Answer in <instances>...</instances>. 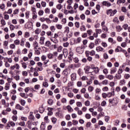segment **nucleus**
Returning a JSON list of instances; mask_svg holds the SVG:
<instances>
[{
	"label": "nucleus",
	"instance_id": "obj_1",
	"mask_svg": "<svg viewBox=\"0 0 130 130\" xmlns=\"http://www.w3.org/2000/svg\"><path fill=\"white\" fill-rule=\"evenodd\" d=\"M107 15H110V16H113L116 13H117V10L116 9H114L112 10V9L107 10L106 11Z\"/></svg>",
	"mask_w": 130,
	"mask_h": 130
},
{
	"label": "nucleus",
	"instance_id": "obj_2",
	"mask_svg": "<svg viewBox=\"0 0 130 130\" xmlns=\"http://www.w3.org/2000/svg\"><path fill=\"white\" fill-rule=\"evenodd\" d=\"M57 52H54L52 53H49V54H47V57L49 59H52L53 58L54 56H57Z\"/></svg>",
	"mask_w": 130,
	"mask_h": 130
},
{
	"label": "nucleus",
	"instance_id": "obj_3",
	"mask_svg": "<svg viewBox=\"0 0 130 130\" xmlns=\"http://www.w3.org/2000/svg\"><path fill=\"white\" fill-rule=\"evenodd\" d=\"M15 69L16 70H20V65L18 63H16L10 67V70L12 71H14Z\"/></svg>",
	"mask_w": 130,
	"mask_h": 130
},
{
	"label": "nucleus",
	"instance_id": "obj_4",
	"mask_svg": "<svg viewBox=\"0 0 130 130\" xmlns=\"http://www.w3.org/2000/svg\"><path fill=\"white\" fill-rule=\"evenodd\" d=\"M28 119H29L30 120H32L33 121H34V120L35 119V117H34V115H33V112H30L29 113V115L28 116Z\"/></svg>",
	"mask_w": 130,
	"mask_h": 130
},
{
	"label": "nucleus",
	"instance_id": "obj_5",
	"mask_svg": "<svg viewBox=\"0 0 130 130\" xmlns=\"http://www.w3.org/2000/svg\"><path fill=\"white\" fill-rule=\"evenodd\" d=\"M45 40V37H41L40 38L39 44L41 45H44Z\"/></svg>",
	"mask_w": 130,
	"mask_h": 130
},
{
	"label": "nucleus",
	"instance_id": "obj_6",
	"mask_svg": "<svg viewBox=\"0 0 130 130\" xmlns=\"http://www.w3.org/2000/svg\"><path fill=\"white\" fill-rule=\"evenodd\" d=\"M103 5L105 6V7H111V4L107 1H104L103 2Z\"/></svg>",
	"mask_w": 130,
	"mask_h": 130
},
{
	"label": "nucleus",
	"instance_id": "obj_7",
	"mask_svg": "<svg viewBox=\"0 0 130 130\" xmlns=\"http://www.w3.org/2000/svg\"><path fill=\"white\" fill-rule=\"evenodd\" d=\"M72 81H76L77 80V74L76 73H73L71 75Z\"/></svg>",
	"mask_w": 130,
	"mask_h": 130
},
{
	"label": "nucleus",
	"instance_id": "obj_8",
	"mask_svg": "<svg viewBox=\"0 0 130 130\" xmlns=\"http://www.w3.org/2000/svg\"><path fill=\"white\" fill-rule=\"evenodd\" d=\"M25 40H26L24 38H22L21 39L19 43L20 46H22V47H24V46H25Z\"/></svg>",
	"mask_w": 130,
	"mask_h": 130
},
{
	"label": "nucleus",
	"instance_id": "obj_9",
	"mask_svg": "<svg viewBox=\"0 0 130 130\" xmlns=\"http://www.w3.org/2000/svg\"><path fill=\"white\" fill-rule=\"evenodd\" d=\"M26 124L27 125V127L28 128H29L30 129H31L32 127H33L32 125V122L30 120H28L27 123H26Z\"/></svg>",
	"mask_w": 130,
	"mask_h": 130
},
{
	"label": "nucleus",
	"instance_id": "obj_10",
	"mask_svg": "<svg viewBox=\"0 0 130 130\" xmlns=\"http://www.w3.org/2000/svg\"><path fill=\"white\" fill-rule=\"evenodd\" d=\"M96 50L98 52H100V51L104 52L105 51L104 49H103V48H102L101 46L97 47L96 48Z\"/></svg>",
	"mask_w": 130,
	"mask_h": 130
},
{
	"label": "nucleus",
	"instance_id": "obj_11",
	"mask_svg": "<svg viewBox=\"0 0 130 130\" xmlns=\"http://www.w3.org/2000/svg\"><path fill=\"white\" fill-rule=\"evenodd\" d=\"M40 20L41 21V22H45V21H46L47 23H48V21H50V19H49V18H44V17H42L40 19Z\"/></svg>",
	"mask_w": 130,
	"mask_h": 130
},
{
	"label": "nucleus",
	"instance_id": "obj_12",
	"mask_svg": "<svg viewBox=\"0 0 130 130\" xmlns=\"http://www.w3.org/2000/svg\"><path fill=\"white\" fill-rule=\"evenodd\" d=\"M91 69L93 70V72H94L95 74H98V73H99L100 69L98 67H91Z\"/></svg>",
	"mask_w": 130,
	"mask_h": 130
},
{
	"label": "nucleus",
	"instance_id": "obj_13",
	"mask_svg": "<svg viewBox=\"0 0 130 130\" xmlns=\"http://www.w3.org/2000/svg\"><path fill=\"white\" fill-rule=\"evenodd\" d=\"M62 52L64 57H67L68 56V54H69L68 52V50L67 49H63Z\"/></svg>",
	"mask_w": 130,
	"mask_h": 130
},
{
	"label": "nucleus",
	"instance_id": "obj_14",
	"mask_svg": "<svg viewBox=\"0 0 130 130\" xmlns=\"http://www.w3.org/2000/svg\"><path fill=\"white\" fill-rule=\"evenodd\" d=\"M8 44H9V41H5L3 42V46H4L5 49H7V48H8Z\"/></svg>",
	"mask_w": 130,
	"mask_h": 130
},
{
	"label": "nucleus",
	"instance_id": "obj_15",
	"mask_svg": "<svg viewBox=\"0 0 130 130\" xmlns=\"http://www.w3.org/2000/svg\"><path fill=\"white\" fill-rule=\"evenodd\" d=\"M101 93V89L97 88L95 89V95H99Z\"/></svg>",
	"mask_w": 130,
	"mask_h": 130
},
{
	"label": "nucleus",
	"instance_id": "obj_16",
	"mask_svg": "<svg viewBox=\"0 0 130 130\" xmlns=\"http://www.w3.org/2000/svg\"><path fill=\"white\" fill-rule=\"evenodd\" d=\"M117 71V69H116V68H111V72H110L111 75H113V74H115Z\"/></svg>",
	"mask_w": 130,
	"mask_h": 130
},
{
	"label": "nucleus",
	"instance_id": "obj_17",
	"mask_svg": "<svg viewBox=\"0 0 130 130\" xmlns=\"http://www.w3.org/2000/svg\"><path fill=\"white\" fill-rule=\"evenodd\" d=\"M33 46L34 47V49H37V48L39 47L38 42L35 41L33 43Z\"/></svg>",
	"mask_w": 130,
	"mask_h": 130
},
{
	"label": "nucleus",
	"instance_id": "obj_18",
	"mask_svg": "<svg viewBox=\"0 0 130 130\" xmlns=\"http://www.w3.org/2000/svg\"><path fill=\"white\" fill-rule=\"evenodd\" d=\"M76 51L77 52H78V53H80L82 54L83 53V50H82V49H81L80 47H78L76 48Z\"/></svg>",
	"mask_w": 130,
	"mask_h": 130
},
{
	"label": "nucleus",
	"instance_id": "obj_19",
	"mask_svg": "<svg viewBox=\"0 0 130 130\" xmlns=\"http://www.w3.org/2000/svg\"><path fill=\"white\" fill-rule=\"evenodd\" d=\"M51 45V42L49 41H47L45 43V46H46L47 47H49Z\"/></svg>",
	"mask_w": 130,
	"mask_h": 130
},
{
	"label": "nucleus",
	"instance_id": "obj_20",
	"mask_svg": "<svg viewBox=\"0 0 130 130\" xmlns=\"http://www.w3.org/2000/svg\"><path fill=\"white\" fill-rule=\"evenodd\" d=\"M53 109L51 108H48V115H52V114H53V113L51 111V110H53Z\"/></svg>",
	"mask_w": 130,
	"mask_h": 130
},
{
	"label": "nucleus",
	"instance_id": "obj_21",
	"mask_svg": "<svg viewBox=\"0 0 130 130\" xmlns=\"http://www.w3.org/2000/svg\"><path fill=\"white\" fill-rule=\"evenodd\" d=\"M48 28V25L43 23L42 25V29L43 30H47V28Z\"/></svg>",
	"mask_w": 130,
	"mask_h": 130
},
{
	"label": "nucleus",
	"instance_id": "obj_22",
	"mask_svg": "<svg viewBox=\"0 0 130 130\" xmlns=\"http://www.w3.org/2000/svg\"><path fill=\"white\" fill-rule=\"evenodd\" d=\"M16 109H19V110H24V107L21 106V105L18 104L16 106Z\"/></svg>",
	"mask_w": 130,
	"mask_h": 130
},
{
	"label": "nucleus",
	"instance_id": "obj_23",
	"mask_svg": "<svg viewBox=\"0 0 130 130\" xmlns=\"http://www.w3.org/2000/svg\"><path fill=\"white\" fill-rule=\"evenodd\" d=\"M0 9L2 11H5L6 10V5L5 4H0Z\"/></svg>",
	"mask_w": 130,
	"mask_h": 130
},
{
	"label": "nucleus",
	"instance_id": "obj_24",
	"mask_svg": "<svg viewBox=\"0 0 130 130\" xmlns=\"http://www.w3.org/2000/svg\"><path fill=\"white\" fill-rule=\"evenodd\" d=\"M41 32V29H40V28H37L35 30V34H36V35H39V34H40Z\"/></svg>",
	"mask_w": 130,
	"mask_h": 130
},
{
	"label": "nucleus",
	"instance_id": "obj_25",
	"mask_svg": "<svg viewBox=\"0 0 130 130\" xmlns=\"http://www.w3.org/2000/svg\"><path fill=\"white\" fill-rule=\"evenodd\" d=\"M73 8L74 9L75 12L77 13V9L79 8V5L77 3H75Z\"/></svg>",
	"mask_w": 130,
	"mask_h": 130
},
{
	"label": "nucleus",
	"instance_id": "obj_26",
	"mask_svg": "<svg viewBox=\"0 0 130 130\" xmlns=\"http://www.w3.org/2000/svg\"><path fill=\"white\" fill-rule=\"evenodd\" d=\"M106 78L107 79H108V80H113V75H108L106 76Z\"/></svg>",
	"mask_w": 130,
	"mask_h": 130
},
{
	"label": "nucleus",
	"instance_id": "obj_27",
	"mask_svg": "<svg viewBox=\"0 0 130 130\" xmlns=\"http://www.w3.org/2000/svg\"><path fill=\"white\" fill-rule=\"evenodd\" d=\"M108 42L112 44H114V43H115V41H114V40H113V39L112 38H109L108 39Z\"/></svg>",
	"mask_w": 130,
	"mask_h": 130
},
{
	"label": "nucleus",
	"instance_id": "obj_28",
	"mask_svg": "<svg viewBox=\"0 0 130 130\" xmlns=\"http://www.w3.org/2000/svg\"><path fill=\"white\" fill-rule=\"evenodd\" d=\"M95 100H97L98 101H100L101 100V98L99 94H95Z\"/></svg>",
	"mask_w": 130,
	"mask_h": 130
},
{
	"label": "nucleus",
	"instance_id": "obj_29",
	"mask_svg": "<svg viewBox=\"0 0 130 130\" xmlns=\"http://www.w3.org/2000/svg\"><path fill=\"white\" fill-rule=\"evenodd\" d=\"M67 109L69 112H72V111H74V110H73V109L72 108V107H71V106L70 105L67 106Z\"/></svg>",
	"mask_w": 130,
	"mask_h": 130
},
{
	"label": "nucleus",
	"instance_id": "obj_30",
	"mask_svg": "<svg viewBox=\"0 0 130 130\" xmlns=\"http://www.w3.org/2000/svg\"><path fill=\"white\" fill-rule=\"evenodd\" d=\"M122 28L124 30H127V28H128V24H127V23H124L122 25Z\"/></svg>",
	"mask_w": 130,
	"mask_h": 130
},
{
	"label": "nucleus",
	"instance_id": "obj_31",
	"mask_svg": "<svg viewBox=\"0 0 130 130\" xmlns=\"http://www.w3.org/2000/svg\"><path fill=\"white\" fill-rule=\"evenodd\" d=\"M116 29L118 32H120L122 30V27L120 25H118L116 27Z\"/></svg>",
	"mask_w": 130,
	"mask_h": 130
},
{
	"label": "nucleus",
	"instance_id": "obj_32",
	"mask_svg": "<svg viewBox=\"0 0 130 130\" xmlns=\"http://www.w3.org/2000/svg\"><path fill=\"white\" fill-rule=\"evenodd\" d=\"M119 85L120 86H123L124 85H125V80L124 79L120 80Z\"/></svg>",
	"mask_w": 130,
	"mask_h": 130
},
{
	"label": "nucleus",
	"instance_id": "obj_33",
	"mask_svg": "<svg viewBox=\"0 0 130 130\" xmlns=\"http://www.w3.org/2000/svg\"><path fill=\"white\" fill-rule=\"evenodd\" d=\"M107 94V97H108V98H110V97H111L112 95L114 96V91H113L112 92H109Z\"/></svg>",
	"mask_w": 130,
	"mask_h": 130
},
{
	"label": "nucleus",
	"instance_id": "obj_34",
	"mask_svg": "<svg viewBox=\"0 0 130 130\" xmlns=\"http://www.w3.org/2000/svg\"><path fill=\"white\" fill-rule=\"evenodd\" d=\"M94 46H95V45L94 44V43H90L88 46V47L90 49H92V48H94Z\"/></svg>",
	"mask_w": 130,
	"mask_h": 130
},
{
	"label": "nucleus",
	"instance_id": "obj_35",
	"mask_svg": "<svg viewBox=\"0 0 130 130\" xmlns=\"http://www.w3.org/2000/svg\"><path fill=\"white\" fill-rule=\"evenodd\" d=\"M20 40H18V39H17V40H15L14 41V43L15 45H20Z\"/></svg>",
	"mask_w": 130,
	"mask_h": 130
},
{
	"label": "nucleus",
	"instance_id": "obj_36",
	"mask_svg": "<svg viewBox=\"0 0 130 130\" xmlns=\"http://www.w3.org/2000/svg\"><path fill=\"white\" fill-rule=\"evenodd\" d=\"M124 3H125V0H118L117 5H119V4H124Z\"/></svg>",
	"mask_w": 130,
	"mask_h": 130
},
{
	"label": "nucleus",
	"instance_id": "obj_37",
	"mask_svg": "<svg viewBox=\"0 0 130 130\" xmlns=\"http://www.w3.org/2000/svg\"><path fill=\"white\" fill-rule=\"evenodd\" d=\"M76 105H77V107H82V106H83V104H82V102H76Z\"/></svg>",
	"mask_w": 130,
	"mask_h": 130
},
{
	"label": "nucleus",
	"instance_id": "obj_38",
	"mask_svg": "<svg viewBox=\"0 0 130 130\" xmlns=\"http://www.w3.org/2000/svg\"><path fill=\"white\" fill-rule=\"evenodd\" d=\"M56 27L57 28V29H58L59 30H61V29H62V25L56 24Z\"/></svg>",
	"mask_w": 130,
	"mask_h": 130
},
{
	"label": "nucleus",
	"instance_id": "obj_39",
	"mask_svg": "<svg viewBox=\"0 0 130 130\" xmlns=\"http://www.w3.org/2000/svg\"><path fill=\"white\" fill-rule=\"evenodd\" d=\"M56 8L57 10H60L62 8V5H61V4H58L56 5Z\"/></svg>",
	"mask_w": 130,
	"mask_h": 130
},
{
	"label": "nucleus",
	"instance_id": "obj_40",
	"mask_svg": "<svg viewBox=\"0 0 130 130\" xmlns=\"http://www.w3.org/2000/svg\"><path fill=\"white\" fill-rule=\"evenodd\" d=\"M51 41H52V42H53L54 43H55V44H56V43H58V41H57V40H56V39L55 38H51L50 39Z\"/></svg>",
	"mask_w": 130,
	"mask_h": 130
},
{
	"label": "nucleus",
	"instance_id": "obj_41",
	"mask_svg": "<svg viewBox=\"0 0 130 130\" xmlns=\"http://www.w3.org/2000/svg\"><path fill=\"white\" fill-rule=\"evenodd\" d=\"M115 78L117 80H120L121 79V74H116Z\"/></svg>",
	"mask_w": 130,
	"mask_h": 130
},
{
	"label": "nucleus",
	"instance_id": "obj_42",
	"mask_svg": "<svg viewBox=\"0 0 130 130\" xmlns=\"http://www.w3.org/2000/svg\"><path fill=\"white\" fill-rule=\"evenodd\" d=\"M73 61L74 62H75V63H78V62L80 61V60L79 59V58L75 57L73 58Z\"/></svg>",
	"mask_w": 130,
	"mask_h": 130
},
{
	"label": "nucleus",
	"instance_id": "obj_43",
	"mask_svg": "<svg viewBox=\"0 0 130 130\" xmlns=\"http://www.w3.org/2000/svg\"><path fill=\"white\" fill-rule=\"evenodd\" d=\"M30 37V33L28 31H26L24 33V37L25 38H28V37Z\"/></svg>",
	"mask_w": 130,
	"mask_h": 130
},
{
	"label": "nucleus",
	"instance_id": "obj_44",
	"mask_svg": "<svg viewBox=\"0 0 130 130\" xmlns=\"http://www.w3.org/2000/svg\"><path fill=\"white\" fill-rule=\"evenodd\" d=\"M22 67L23 69H27V63L26 62H22L21 63Z\"/></svg>",
	"mask_w": 130,
	"mask_h": 130
},
{
	"label": "nucleus",
	"instance_id": "obj_45",
	"mask_svg": "<svg viewBox=\"0 0 130 130\" xmlns=\"http://www.w3.org/2000/svg\"><path fill=\"white\" fill-rule=\"evenodd\" d=\"M10 48L11 49H15L16 48V45L15 44H11L10 45Z\"/></svg>",
	"mask_w": 130,
	"mask_h": 130
},
{
	"label": "nucleus",
	"instance_id": "obj_46",
	"mask_svg": "<svg viewBox=\"0 0 130 130\" xmlns=\"http://www.w3.org/2000/svg\"><path fill=\"white\" fill-rule=\"evenodd\" d=\"M22 52L23 54H26V53L28 52V49L25 48L22 50Z\"/></svg>",
	"mask_w": 130,
	"mask_h": 130
},
{
	"label": "nucleus",
	"instance_id": "obj_47",
	"mask_svg": "<svg viewBox=\"0 0 130 130\" xmlns=\"http://www.w3.org/2000/svg\"><path fill=\"white\" fill-rule=\"evenodd\" d=\"M64 32L66 33H68V34H69V33H70V27H69L68 26H66L65 27Z\"/></svg>",
	"mask_w": 130,
	"mask_h": 130
},
{
	"label": "nucleus",
	"instance_id": "obj_48",
	"mask_svg": "<svg viewBox=\"0 0 130 130\" xmlns=\"http://www.w3.org/2000/svg\"><path fill=\"white\" fill-rule=\"evenodd\" d=\"M20 95L21 97H22L23 98H24V99H27V97L26 96V94H25V93H20Z\"/></svg>",
	"mask_w": 130,
	"mask_h": 130
},
{
	"label": "nucleus",
	"instance_id": "obj_49",
	"mask_svg": "<svg viewBox=\"0 0 130 130\" xmlns=\"http://www.w3.org/2000/svg\"><path fill=\"white\" fill-rule=\"evenodd\" d=\"M5 89L6 90H10V84H9V83H6V85H5Z\"/></svg>",
	"mask_w": 130,
	"mask_h": 130
},
{
	"label": "nucleus",
	"instance_id": "obj_50",
	"mask_svg": "<svg viewBox=\"0 0 130 130\" xmlns=\"http://www.w3.org/2000/svg\"><path fill=\"white\" fill-rule=\"evenodd\" d=\"M39 111L40 113H43V112H44V108H43V107L39 108Z\"/></svg>",
	"mask_w": 130,
	"mask_h": 130
},
{
	"label": "nucleus",
	"instance_id": "obj_51",
	"mask_svg": "<svg viewBox=\"0 0 130 130\" xmlns=\"http://www.w3.org/2000/svg\"><path fill=\"white\" fill-rule=\"evenodd\" d=\"M85 118H86L87 119H90V118H91V114H89V113H87L85 114Z\"/></svg>",
	"mask_w": 130,
	"mask_h": 130
},
{
	"label": "nucleus",
	"instance_id": "obj_52",
	"mask_svg": "<svg viewBox=\"0 0 130 130\" xmlns=\"http://www.w3.org/2000/svg\"><path fill=\"white\" fill-rule=\"evenodd\" d=\"M31 11L32 12V14H37V12H36V9L35 7H31Z\"/></svg>",
	"mask_w": 130,
	"mask_h": 130
},
{
	"label": "nucleus",
	"instance_id": "obj_53",
	"mask_svg": "<svg viewBox=\"0 0 130 130\" xmlns=\"http://www.w3.org/2000/svg\"><path fill=\"white\" fill-rule=\"evenodd\" d=\"M43 14H44V11L43 10H40L38 12L39 16H43Z\"/></svg>",
	"mask_w": 130,
	"mask_h": 130
},
{
	"label": "nucleus",
	"instance_id": "obj_54",
	"mask_svg": "<svg viewBox=\"0 0 130 130\" xmlns=\"http://www.w3.org/2000/svg\"><path fill=\"white\" fill-rule=\"evenodd\" d=\"M92 33H93V30H92V29H88L87 30V34H88V35H91Z\"/></svg>",
	"mask_w": 130,
	"mask_h": 130
},
{
	"label": "nucleus",
	"instance_id": "obj_55",
	"mask_svg": "<svg viewBox=\"0 0 130 130\" xmlns=\"http://www.w3.org/2000/svg\"><path fill=\"white\" fill-rule=\"evenodd\" d=\"M20 103L22 106H25V105L26 104V102L24 100H21Z\"/></svg>",
	"mask_w": 130,
	"mask_h": 130
},
{
	"label": "nucleus",
	"instance_id": "obj_56",
	"mask_svg": "<svg viewBox=\"0 0 130 130\" xmlns=\"http://www.w3.org/2000/svg\"><path fill=\"white\" fill-rule=\"evenodd\" d=\"M68 96L70 97V98H73L74 97V93L73 92H69L68 93Z\"/></svg>",
	"mask_w": 130,
	"mask_h": 130
},
{
	"label": "nucleus",
	"instance_id": "obj_57",
	"mask_svg": "<svg viewBox=\"0 0 130 130\" xmlns=\"http://www.w3.org/2000/svg\"><path fill=\"white\" fill-rule=\"evenodd\" d=\"M102 29L104 30V31H105V32H108V28L107 26H106V25L103 26Z\"/></svg>",
	"mask_w": 130,
	"mask_h": 130
},
{
	"label": "nucleus",
	"instance_id": "obj_58",
	"mask_svg": "<svg viewBox=\"0 0 130 130\" xmlns=\"http://www.w3.org/2000/svg\"><path fill=\"white\" fill-rule=\"evenodd\" d=\"M48 104L49 105H52V104H53V100H52V99L49 100L48 101Z\"/></svg>",
	"mask_w": 130,
	"mask_h": 130
},
{
	"label": "nucleus",
	"instance_id": "obj_59",
	"mask_svg": "<svg viewBox=\"0 0 130 130\" xmlns=\"http://www.w3.org/2000/svg\"><path fill=\"white\" fill-rule=\"evenodd\" d=\"M84 105H85V106H90V101H86L84 103Z\"/></svg>",
	"mask_w": 130,
	"mask_h": 130
},
{
	"label": "nucleus",
	"instance_id": "obj_60",
	"mask_svg": "<svg viewBox=\"0 0 130 130\" xmlns=\"http://www.w3.org/2000/svg\"><path fill=\"white\" fill-rule=\"evenodd\" d=\"M108 90H109V88H108V87H107V86H105L102 88V90L104 92H107V91H108Z\"/></svg>",
	"mask_w": 130,
	"mask_h": 130
},
{
	"label": "nucleus",
	"instance_id": "obj_61",
	"mask_svg": "<svg viewBox=\"0 0 130 130\" xmlns=\"http://www.w3.org/2000/svg\"><path fill=\"white\" fill-rule=\"evenodd\" d=\"M102 84L103 85H107V84H108V80H104V81H103L102 82Z\"/></svg>",
	"mask_w": 130,
	"mask_h": 130
},
{
	"label": "nucleus",
	"instance_id": "obj_62",
	"mask_svg": "<svg viewBox=\"0 0 130 130\" xmlns=\"http://www.w3.org/2000/svg\"><path fill=\"white\" fill-rule=\"evenodd\" d=\"M89 92H92L94 90V87L93 86H89L88 88Z\"/></svg>",
	"mask_w": 130,
	"mask_h": 130
},
{
	"label": "nucleus",
	"instance_id": "obj_63",
	"mask_svg": "<svg viewBox=\"0 0 130 130\" xmlns=\"http://www.w3.org/2000/svg\"><path fill=\"white\" fill-rule=\"evenodd\" d=\"M80 30L81 31H86V27L85 26V25H82L80 27Z\"/></svg>",
	"mask_w": 130,
	"mask_h": 130
},
{
	"label": "nucleus",
	"instance_id": "obj_64",
	"mask_svg": "<svg viewBox=\"0 0 130 130\" xmlns=\"http://www.w3.org/2000/svg\"><path fill=\"white\" fill-rule=\"evenodd\" d=\"M43 85L44 87H45V88H47L48 87V83L47 82L45 81L43 83Z\"/></svg>",
	"mask_w": 130,
	"mask_h": 130
}]
</instances>
